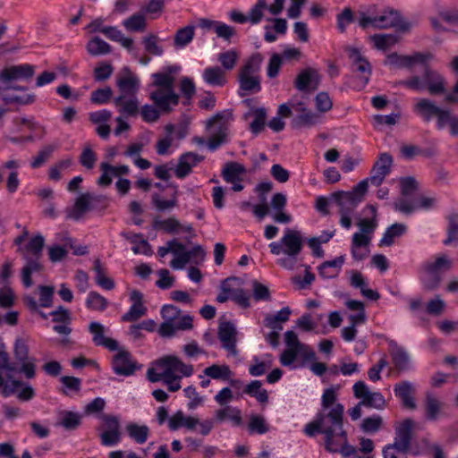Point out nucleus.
Returning <instances> with one entry per match:
<instances>
[{
  "label": "nucleus",
  "mask_w": 458,
  "mask_h": 458,
  "mask_svg": "<svg viewBox=\"0 0 458 458\" xmlns=\"http://www.w3.org/2000/svg\"><path fill=\"white\" fill-rule=\"evenodd\" d=\"M178 65H171L152 73V82L148 85L149 99L153 105L146 104L140 114H157V112H171L179 104V94L175 91L174 74L180 72Z\"/></svg>",
  "instance_id": "1"
},
{
  "label": "nucleus",
  "mask_w": 458,
  "mask_h": 458,
  "mask_svg": "<svg viewBox=\"0 0 458 458\" xmlns=\"http://www.w3.org/2000/svg\"><path fill=\"white\" fill-rule=\"evenodd\" d=\"M344 412V408L341 403L334 405L330 411H319L315 419L305 426L303 432L308 437H314L317 433L322 434L325 449L335 451L336 445L345 442Z\"/></svg>",
  "instance_id": "2"
},
{
  "label": "nucleus",
  "mask_w": 458,
  "mask_h": 458,
  "mask_svg": "<svg viewBox=\"0 0 458 458\" xmlns=\"http://www.w3.org/2000/svg\"><path fill=\"white\" fill-rule=\"evenodd\" d=\"M304 239L301 231L286 228L278 242H272L268 247L274 255L284 254L285 257L277 259L276 263L283 268L293 270L295 267L298 256L301 254Z\"/></svg>",
  "instance_id": "3"
},
{
  "label": "nucleus",
  "mask_w": 458,
  "mask_h": 458,
  "mask_svg": "<svg viewBox=\"0 0 458 458\" xmlns=\"http://www.w3.org/2000/svg\"><path fill=\"white\" fill-rule=\"evenodd\" d=\"M403 84L414 90L428 89L431 94L445 93V101L458 106V80L450 90L445 91V80L438 72L427 69L422 78L412 77Z\"/></svg>",
  "instance_id": "4"
},
{
  "label": "nucleus",
  "mask_w": 458,
  "mask_h": 458,
  "mask_svg": "<svg viewBox=\"0 0 458 458\" xmlns=\"http://www.w3.org/2000/svg\"><path fill=\"white\" fill-rule=\"evenodd\" d=\"M45 245V239L41 234L32 237L25 247H19L18 252L22 255L26 261L25 266L21 269V282L26 288H30L33 282L31 274L39 272L43 267L39 262L42 256V250Z\"/></svg>",
  "instance_id": "5"
},
{
  "label": "nucleus",
  "mask_w": 458,
  "mask_h": 458,
  "mask_svg": "<svg viewBox=\"0 0 458 458\" xmlns=\"http://www.w3.org/2000/svg\"><path fill=\"white\" fill-rule=\"evenodd\" d=\"M18 373V366L11 361L4 344H0V387L2 395L9 397L23 386L22 381L13 379V374Z\"/></svg>",
  "instance_id": "6"
},
{
  "label": "nucleus",
  "mask_w": 458,
  "mask_h": 458,
  "mask_svg": "<svg viewBox=\"0 0 458 458\" xmlns=\"http://www.w3.org/2000/svg\"><path fill=\"white\" fill-rule=\"evenodd\" d=\"M262 60L263 58L260 54H254L242 68L239 75L241 91L256 93L260 90L259 77L257 72Z\"/></svg>",
  "instance_id": "7"
},
{
  "label": "nucleus",
  "mask_w": 458,
  "mask_h": 458,
  "mask_svg": "<svg viewBox=\"0 0 458 458\" xmlns=\"http://www.w3.org/2000/svg\"><path fill=\"white\" fill-rule=\"evenodd\" d=\"M367 191L366 182H360L353 187L352 191L333 192L330 195V199L336 204L339 212L352 213L358 205L363 201Z\"/></svg>",
  "instance_id": "8"
},
{
  "label": "nucleus",
  "mask_w": 458,
  "mask_h": 458,
  "mask_svg": "<svg viewBox=\"0 0 458 458\" xmlns=\"http://www.w3.org/2000/svg\"><path fill=\"white\" fill-rule=\"evenodd\" d=\"M157 370H162L165 378L191 377L194 369L191 364H186L178 357L165 355L154 362Z\"/></svg>",
  "instance_id": "9"
},
{
  "label": "nucleus",
  "mask_w": 458,
  "mask_h": 458,
  "mask_svg": "<svg viewBox=\"0 0 458 458\" xmlns=\"http://www.w3.org/2000/svg\"><path fill=\"white\" fill-rule=\"evenodd\" d=\"M434 58L430 52H416L411 55H398L392 53L386 55L384 64L391 68L411 69L416 64L427 65Z\"/></svg>",
  "instance_id": "10"
},
{
  "label": "nucleus",
  "mask_w": 458,
  "mask_h": 458,
  "mask_svg": "<svg viewBox=\"0 0 458 458\" xmlns=\"http://www.w3.org/2000/svg\"><path fill=\"white\" fill-rule=\"evenodd\" d=\"M29 345L27 340L17 337L13 344V355L18 363V372L23 373L26 378L31 379L35 377V362L36 359L30 357Z\"/></svg>",
  "instance_id": "11"
},
{
  "label": "nucleus",
  "mask_w": 458,
  "mask_h": 458,
  "mask_svg": "<svg viewBox=\"0 0 458 458\" xmlns=\"http://www.w3.org/2000/svg\"><path fill=\"white\" fill-rule=\"evenodd\" d=\"M206 129L210 135L208 147L211 151L216 150L226 142L228 136V123L225 116H212L207 121Z\"/></svg>",
  "instance_id": "12"
},
{
  "label": "nucleus",
  "mask_w": 458,
  "mask_h": 458,
  "mask_svg": "<svg viewBox=\"0 0 458 458\" xmlns=\"http://www.w3.org/2000/svg\"><path fill=\"white\" fill-rule=\"evenodd\" d=\"M35 72L34 66L29 64L11 65L0 72V84L4 89H10L14 81H27Z\"/></svg>",
  "instance_id": "13"
},
{
  "label": "nucleus",
  "mask_w": 458,
  "mask_h": 458,
  "mask_svg": "<svg viewBox=\"0 0 458 458\" xmlns=\"http://www.w3.org/2000/svg\"><path fill=\"white\" fill-rule=\"evenodd\" d=\"M117 353L114 355L111 366L114 374L123 377H131L137 370L141 369L142 365L138 363L131 356V352L125 349H117Z\"/></svg>",
  "instance_id": "14"
},
{
  "label": "nucleus",
  "mask_w": 458,
  "mask_h": 458,
  "mask_svg": "<svg viewBox=\"0 0 458 458\" xmlns=\"http://www.w3.org/2000/svg\"><path fill=\"white\" fill-rule=\"evenodd\" d=\"M374 22L377 29L395 28L401 32L408 31L412 27L411 21L403 19L397 12L392 9L379 10Z\"/></svg>",
  "instance_id": "15"
},
{
  "label": "nucleus",
  "mask_w": 458,
  "mask_h": 458,
  "mask_svg": "<svg viewBox=\"0 0 458 458\" xmlns=\"http://www.w3.org/2000/svg\"><path fill=\"white\" fill-rule=\"evenodd\" d=\"M392 165V156L386 152L381 153L370 170L369 177L361 181L366 182V189L368 190L369 183L376 187L379 186L390 174Z\"/></svg>",
  "instance_id": "16"
},
{
  "label": "nucleus",
  "mask_w": 458,
  "mask_h": 458,
  "mask_svg": "<svg viewBox=\"0 0 458 458\" xmlns=\"http://www.w3.org/2000/svg\"><path fill=\"white\" fill-rule=\"evenodd\" d=\"M353 394L360 399V405L382 410L386 406V400L381 393L371 392L363 381L353 385Z\"/></svg>",
  "instance_id": "17"
},
{
  "label": "nucleus",
  "mask_w": 458,
  "mask_h": 458,
  "mask_svg": "<svg viewBox=\"0 0 458 458\" xmlns=\"http://www.w3.org/2000/svg\"><path fill=\"white\" fill-rule=\"evenodd\" d=\"M237 335L236 327L232 322L225 321L219 324L217 337L221 346L228 352V355L233 357H236L239 353L236 346L238 341Z\"/></svg>",
  "instance_id": "18"
},
{
  "label": "nucleus",
  "mask_w": 458,
  "mask_h": 458,
  "mask_svg": "<svg viewBox=\"0 0 458 458\" xmlns=\"http://www.w3.org/2000/svg\"><path fill=\"white\" fill-rule=\"evenodd\" d=\"M4 92L1 94L3 101L6 105L20 107L22 106L32 104L36 96L22 87H11L4 89Z\"/></svg>",
  "instance_id": "19"
},
{
  "label": "nucleus",
  "mask_w": 458,
  "mask_h": 458,
  "mask_svg": "<svg viewBox=\"0 0 458 458\" xmlns=\"http://www.w3.org/2000/svg\"><path fill=\"white\" fill-rule=\"evenodd\" d=\"M101 196L93 195L89 192L81 194L73 206L66 210V217L75 221L80 220L83 215L92 208V203L101 202Z\"/></svg>",
  "instance_id": "20"
},
{
  "label": "nucleus",
  "mask_w": 458,
  "mask_h": 458,
  "mask_svg": "<svg viewBox=\"0 0 458 458\" xmlns=\"http://www.w3.org/2000/svg\"><path fill=\"white\" fill-rule=\"evenodd\" d=\"M130 299L132 301L129 310L122 316V320L124 322L136 321L147 313V308L143 304V294L138 291L133 290L130 293Z\"/></svg>",
  "instance_id": "21"
},
{
  "label": "nucleus",
  "mask_w": 458,
  "mask_h": 458,
  "mask_svg": "<svg viewBox=\"0 0 458 458\" xmlns=\"http://www.w3.org/2000/svg\"><path fill=\"white\" fill-rule=\"evenodd\" d=\"M415 386L407 380L400 381L394 385V392L398 397L404 408L414 410L416 409V403L414 399Z\"/></svg>",
  "instance_id": "22"
},
{
  "label": "nucleus",
  "mask_w": 458,
  "mask_h": 458,
  "mask_svg": "<svg viewBox=\"0 0 458 458\" xmlns=\"http://www.w3.org/2000/svg\"><path fill=\"white\" fill-rule=\"evenodd\" d=\"M89 331L92 335V341L97 346H103L109 351H116L118 343L109 337L105 336V327L99 322H91L89 326Z\"/></svg>",
  "instance_id": "23"
},
{
  "label": "nucleus",
  "mask_w": 458,
  "mask_h": 458,
  "mask_svg": "<svg viewBox=\"0 0 458 458\" xmlns=\"http://www.w3.org/2000/svg\"><path fill=\"white\" fill-rule=\"evenodd\" d=\"M413 421L411 419L404 420L395 428V437L391 445L411 451V428Z\"/></svg>",
  "instance_id": "24"
},
{
  "label": "nucleus",
  "mask_w": 458,
  "mask_h": 458,
  "mask_svg": "<svg viewBox=\"0 0 458 458\" xmlns=\"http://www.w3.org/2000/svg\"><path fill=\"white\" fill-rule=\"evenodd\" d=\"M349 58L352 62L353 68L362 75V85H366L371 74V66L363 56L360 50L356 47L348 48Z\"/></svg>",
  "instance_id": "25"
},
{
  "label": "nucleus",
  "mask_w": 458,
  "mask_h": 458,
  "mask_svg": "<svg viewBox=\"0 0 458 458\" xmlns=\"http://www.w3.org/2000/svg\"><path fill=\"white\" fill-rule=\"evenodd\" d=\"M445 403L432 393L425 395L424 409L425 419L428 421H436L443 414Z\"/></svg>",
  "instance_id": "26"
},
{
  "label": "nucleus",
  "mask_w": 458,
  "mask_h": 458,
  "mask_svg": "<svg viewBox=\"0 0 458 458\" xmlns=\"http://www.w3.org/2000/svg\"><path fill=\"white\" fill-rule=\"evenodd\" d=\"M370 235L355 233L352 238L351 253L355 260L364 259L369 253V245L370 243Z\"/></svg>",
  "instance_id": "27"
},
{
  "label": "nucleus",
  "mask_w": 458,
  "mask_h": 458,
  "mask_svg": "<svg viewBox=\"0 0 458 458\" xmlns=\"http://www.w3.org/2000/svg\"><path fill=\"white\" fill-rule=\"evenodd\" d=\"M116 86L121 94H133L138 92L140 81L138 76L132 73L128 68H124L123 74L116 80Z\"/></svg>",
  "instance_id": "28"
},
{
  "label": "nucleus",
  "mask_w": 458,
  "mask_h": 458,
  "mask_svg": "<svg viewBox=\"0 0 458 458\" xmlns=\"http://www.w3.org/2000/svg\"><path fill=\"white\" fill-rule=\"evenodd\" d=\"M153 228L157 230H162L166 233H175L179 231L187 233H192L193 228L191 225H182L180 221L174 216H170L166 219L161 220L155 218L153 220Z\"/></svg>",
  "instance_id": "29"
},
{
  "label": "nucleus",
  "mask_w": 458,
  "mask_h": 458,
  "mask_svg": "<svg viewBox=\"0 0 458 458\" xmlns=\"http://www.w3.org/2000/svg\"><path fill=\"white\" fill-rule=\"evenodd\" d=\"M373 47L381 52L392 49L400 40L394 33H377L368 38Z\"/></svg>",
  "instance_id": "30"
},
{
  "label": "nucleus",
  "mask_w": 458,
  "mask_h": 458,
  "mask_svg": "<svg viewBox=\"0 0 458 458\" xmlns=\"http://www.w3.org/2000/svg\"><path fill=\"white\" fill-rule=\"evenodd\" d=\"M202 159V157L192 152H188L182 155L179 158V162L174 172L176 177L179 179L186 177L191 172L192 167L201 162Z\"/></svg>",
  "instance_id": "31"
},
{
  "label": "nucleus",
  "mask_w": 458,
  "mask_h": 458,
  "mask_svg": "<svg viewBox=\"0 0 458 458\" xmlns=\"http://www.w3.org/2000/svg\"><path fill=\"white\" fill-rule=\"evenodd\" d=\"M318 85V75L311 69H306L301 72L296 80L295 87L301 91L314 90Z\"/></svg>",
  "instance_id": "32"
},
{
  "label": "nucleus",
  "mask_w": 458,
  "mask_h": 458,
  "mask_svg": "<svg viewBox=\"0 0 458 458\" xmlns=\"http://www.w3.org/2000/svg\"><path fill=\"white\" fill-rule=\"evenodd\" d=\"M421 266L429 271L442 276L453 267V260L446 254H440L429 260L425 261Z\"/></svg>",
  "instance_id": "33"
},
{
  "label": "nucleus",
  "mask_w": 458,
  "mask_h": 458,
  "mask_svg": "<svg viewBox=\"0 0 458 458\" xmlns=\"http://www.w3.org/2000/svg\"><path fill=\"white\" fill-rule=\"evenodd\" d=\"M284 342L286 348H292L301 351V358L304 360H310L315 359V352L310 346L301 344L295 332L289 330L284 333Z\"/></svg>",
  "instance_id": "34"
},
{
  "label": "nucleus",
  "mask_w": 458,
  "mask_h": 458,
  "mask_svg": "<svg viewBox=\"0 0 458 458\" xmlns=\"http://www.w3.org/2000/svg\"><path fill=\"white\" fill-rule=\"evenodd\" d=\"M136 94H120L114 98V104L119 107L121 113L124 114H135L137 113L140 103Z\"/></svg>",
  "instance_id": "35"
},
{
  "label": "nucleus",
  "mask_w": 458,
  "mask_h": 458,
  "mask_svg": "<svg viewBox=\"0 0 458 458\" xmlns=\"http://www.w3.org/2000/svg\"><path fill=\"white\" fill-rule=\"evenodd\" d=\"M203 81L212 87H222L226 83L225 72L217 66H209L202 72Z\"/></svg>",
  "instance_id": "36"
},
{
  "label": "nucleus",
  "mask_w": 458,
  "mask_h": 458,
  "mask_svg": "<svg viewBox=\"0 0 458 458\" xmlns=\"http://www.w3.org/2000/svg\"><path fill=\"white\" fill-rule=\"evenodd\" d=\"M222 176L226 182L242 181L246 174V168L238 162H227L222 169Z\"/></svg>",
  "instance_id": "37"
},
{
  "label": "nucleus",
  "mask_w": 458,
  "mask_h": 458,
  "mask_svg": "<svg viewBox=\"0 0 458 458\" xmlns=\"http://www.w3.org/2000/svg\"><path fill=\"white\" fill-rule=\"evenodd\" d=\"M344 256H339L333 260L323 262L318 267V274L323 278L330 279L337 276L344 263Z\"/></svg>",
  "instance_id": "38"
},
{
  "label": "nucleus",
  "mask_w": 458,
  "mask_h": 458,
  "mask_svg": "<svg viewBox=\"0 0 458 458\" xmlns=\"http://www.w3.org/2000/svg\"><path fill=\"white\" fill-rule=\"evenodd\" d=\"M420 280L425 291L433 292L440 286L443 276H437L436 273L421 266L420 268Z\"/></svg>",
  "instance_id": "39"
},
{
  "label": "nucleus",
  "mask_w": 458,
  "mask_h": 458,
  "mask_svg": "<svg viewBox=\"0 0 458 458\" xmlns=\"http://www.w3.org/2000/svg\"><path fill=\"white\" fill-rule=\"evenodd\" d=\"M307 104L303 98L294 97L288 102L279 106L276 114H291L293 113H300L307 114Z\"/></svg>",
  "instance_id": "40"
},
{
  "label": "nucleus",
  "mask_w": 458,
  "mask_h": 458,
  "mask_svg": "<svg viewBox=\"0 0 458 458\" xmlns=\"http://www.w3.org/2000/svg\"><path fill=\"white\" fill-rule=\"evenodd\" d=\"M81 422V415L70 411H62L59 412L56 426L63 427L66 430H74L79 428Z\"/></svg>",
  "instance_id": "41"
},
{
  "label": "nucleus",
  "mask_w": 458,
  "mask_h": 458,
  "mask_svg": "<svg viewBox=\"0 0 458 458\" xmlns=\"http://www.w3.org/2000/svg\"><path fill=\"white\" fill-rule=\"evenodd\" d=\"M203 374L209 378L222 381H229L233 376V372L228 365L213 364L207 367L203 370Z\"/></svg>",
  "instance_id": "42"
},
{
  "label": "nucleus",
  "mask_w": 458,
  "mask_h": 458,
  "mask_svg": "<svg viewBox=\"0 0 458 458\" xmlns=\"http://www.w3.org/2000/svg\"><path fill=\"white\" fill-rule=\"evenodd\" d=\"M378 11L377 6L374 4L360 9L357 17L358 24L363 29L368 27L375 28L374 20L377 19Z\"/></svg>",
  "instance_id": "43"
},
{
  "label": "nucleus",
  "mask_w": 458,
  "mask_h": 458,
  "mask_svg": "<svg viewBox=\"0 0 458 458\" xmlns=\"http://www.w3.org/2000/svg\"><path fill=\"white\" fill-rule=\"evenodd\" d=\"M104 35L110 40L120 43L121 46L126 48L129 52L133 48L132 39L125 37L115 26H107L104 30Z\"/></svg>",
  "instance_id": "44"
},
{
  "label": "nucleus",
  "mask_w": 458,
  "mask_h": 458,
  "mask_svg": "<svg viewBox=\"0 0 458 458\" xmlns=\"http://www.w3.org/2000/svg\"><path fill=\"white\" fill-rule=\"evenodd\" d=\"M128 436L137 444H144L149 436V428L147 425L129 423L125 427Z\"/></svg>",
  "instance_id": "45"
},
{
  "label": "nucleus",
  "mask_w": 458,
  "mask_h": 458,
  "mask_svg": "<svg viewBox=\"0 0 458 458\" xmlns=\"http://www.w3.org/2000/svg\"><path fill=\"white\" fill-rule=\"evenodd\" d=\"M406 231L407 226L404 224H393L386 230L379 242V246H391L394 243V238L402 236Z\"/></svg>",
  "instance_id": "46"
},
{
  "label": "nucleus",
  "mask_w": 458,
  "mask_h": 458,
  "mask_svg": "<svg viewBox=\"0 0 458 458\" xmlns=\"http://www.w3.org/2000/svg\"><path fill=\"white\" fill-rule=\"evenodd\" d=\"M13 123L16 125V128L13 131L16 132H25L27 131L34 132L35 136H42L43 129L36 123L32 117H17L14 119Z\"/></svg>",
  "instance_id": "47"
},
{
  "label": "nucleus",
  "mask_w": 458,
  "mask_h": 458,
  "mask_svg": "<svg viewBox=\"0 0 458 458\" xmlns=\"http://www.w3.org/2000/svg\"><path fill=\"white\" fill-rule=\"evenodd\" d=\"M86 49L90 55L99 56L109 54L111 46L99 37H93L88 41Z\"/></svg>",
  "instance_id": "48"
},
{
  "label": "nucleus",
  "mask_w": 458,
  "mask_h": 458,
  "mask_svg": "<svg viewBox=\"0 0 458 458\" xmlns=\"http://www.w3.org/2000/svg\"><path fill=\"white\" fill-rule=\"evenodd\" d=\"M216 420L219 422L230 420L233 425L239 426L242 423L241 411L237 408L226 405L215 412Z\"/></svg>",
  "instance_id": "49"
},
{
  "label": "nucleus",
  "mask_w": 458,
  "mask_h": 458,
  "mask_svg": "<svg viewBox=\"0 0 458 458\" xmlns=\"http://www.w3.org/2000/svg\"><path fill=\"white\" fill-rule=\"evenodd\" d=\"M391 355L393 363L399 371L410 369V356L403 348L395 346L392 349Z\"/></svg>",
  "instance_id": "50"
},
{
  "label": "nucleus",
  "mask_w": 458,
  "mask_h": 458,
  "mask_svg": "<svg viewBox=\"0 0 458 458\" xmlns=\"http://www.w3.org/2000/svg\"><path fill=\"white\" fill-rule=\"evenodd\" d=\"M371 213V218H360L357 222V225L360 228V233H365L366 235H370L374 233L375 229L377 226V209L372 205H368L366 207Z\"/></svg>",
  "instance_id": "51"
},
{
  "label": "nucleus",
  "mask_w": 458,
  "mask_h": 458,
  "mask_svg": "<svg viewBox=\"0 0 458 458\" xmlns=\"http://www.w3.org/2000/svg\"><path fill=\"white\" fill-rule=\"evenodd\" d=\"M446 238L443 243L445 246L458 244V214H451L447 217Z\"/></svg>",
  "instance_id": "52"
},
{
  "label": "nucleus",
  "mask_w": 458,
  "mask_h": 458,
  "mask_svg": "<svg viewBox=\"0 0 458 458\" xmlns=\"http://www.w3.org/2000/svg\"><path fill=\"white\" fill-rule=\"evenodd\" d=\"M291 310L289 307H284L280 310L276 315H268L265 318V324L267 327L274 330H282V326L279 322H286L289 320Z\"/></svg>",
  "instance_id": "53"
},
{
  "label": "nucleus",
  "mask_w": 458,
  "mask_h": 458,
  "mask_svg": "<svg viewBox=\"0 0 458 458\" xmlns=\"http://www.w3.org/2000/svg\"><path fill=\"white\" fill-rule=\"evenodd\" d=\"M93 269L96 273L95 281L98 286L105 290H112L114 288V280L106 276L104 268L102 267L101 262L98 259L95 260Z\"/></svg>",
  "instance_id": "54"
},
{
  "label": "nucleus",
  "mask_w": 458,
  "mask_h": 458,
  "mask_svg": "<svg viewBox=\"0 0 458 458\" xmlns=\"http://www.w3.org/2000/svg\"><path fill=\"white\" fill-rule=\"evenodd\" d=\"M259 380H253L246 386L243 392L252 397H255L259 403H265L268 401V395L266 389H263Z\"/></svg>",
  "instance_id": "55"
},
{
  "label": "nucleus",
  "mask_w": 458,
  "mask_h": 458,
  "mask_svg": "<svg viewBox=\"0 0 458 458\" xmlns=\"http://www.w3.org/2000/svg\"><path fill=\"white\" fill-rule=\"evenodd\" d=\"M58 148L56 144H49L43 147L37 156L32 157L30 166L33 169L42 166L52 156L53 152Z\"/></svg>",
  "instance_id": "56"
},
{
  "label": "nucleus",
  "mask_w": 458,
  "mask_h": 458,
  "mask_svg": "<svg viewBox=\"0 0 458 458\" xmlns=\"http://www.w3.org/2000/svg\"><path fill=\"white\" fill-rule=\"evenodd\" d=\"M122 24L127 31H141L146 27V20L143 14L136 13L124 19Z\"/></svg>",
  "instance_id": "57"
},
{
  "label": "nucleus",
  "mask_w": 458,
  "mask_h": 458,
  "mask_svg": "<svg viewBox=\"0 0 458 458\" xmlns=\"http://www.w3.org/2000/svg\"><path fill=\"white\" fill-rule=\"evenodd\" d=\"M239 58L238 53L233 49H229L224 52L217 54L216 61L219 62L222 65V69L225 70H233L236 64V62Z\"/></svg>",
  "instance_id": "58"
},
{
  "label": "nucleus",
  "mask_w": 458,
  "mask_h": 458,
  "mask_svg": "<svg viewBox=\"0 0 458 458\" xmlns=\"http://www.w3.org/2000/svg\"><path fill=\"white\" fill-rule=\"evenodd\" d=\"M194 26H186L180 29L174 36V45L177 48H183L191 42L194 37Z\"/></svg>",
  "instance_id": "59"
},
{
  "label": "nucleus",
  "mask_w": 458,
  "mask_h": 458,
  "mask_svg": "<svg viewBox=\"0 0 458 458\" xmlns=\"http://www.w3.org/2000/svg\"><path fill=\"white\" fill-rule=\"evenodd\" d=\"M107 301L97 292H89L86 299V306L89 310L103 311L107 307Z\"/></svg>",
  "instance_id": "60"
},
{
  "label": "nucleus",
  "mask_w": 458,
  "mask_h": 458,
  "mask_svg": "<svg viewBox=\"0 0 458 458\" xmlns=\"http://www.w3.org/2000/svg\"><path fill=\"white\" fill-rule=\"evenodd\" d=\"M253 362L249 368V373L253 377H259L272 367L273 360L271 355H266V360L262 361L258 357H253Z\"/></svg>",
  "instance_id": "61"
},
{
  "label": "nucleus",
  "mask_w": 458,
  "mask_h": 458,
  "mask_svg": "<svg viewBox=\"0 0 458 458\" xmlns=\"http://www.w3.org/2000/svg\"><path fill=\"white\" fill-rule=\"evenodd\" d=\"M400 116H372L371 124L376 130L386 131L391 130L399 122Z\"/></svg>",
  "instance_id": "62"
},
{
  "label": "nucleus",
  "mask_w": 458,
  "mask_h": 458,
  "mask_svg": "<svg viewBox=\"0 0 458 458\" xmlns=\"http://www.w3.org/2000/svg\"><path fill=\"white\" fill-rule=\"evenodd\" d=\"M436 124L438 130L449 128L452 135H458V116H435Z\"/></svg>",
  "instance_id": "63"
},
{
  "label": "nucleus",
  "mask_w": 458,
  "mask_h": 458,
  "mask_svg": "<svg viewBox=\"0 0 458 458\" xmlns=\"http://www.w3.org/2000/svg\"><path fill=\"white\" fill-rule=\"evenodd\" d=\"M414 111L420 114H443L433 101L427 98L418 99L414 106Z\"/></svg>",
  "instance_id": "64"
}]
</instances>
